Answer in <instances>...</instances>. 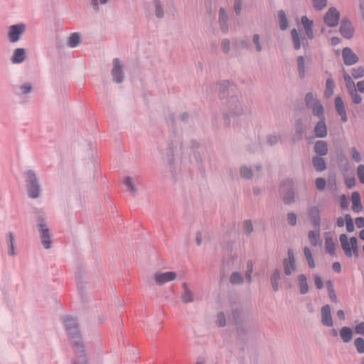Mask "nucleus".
Segmentation results:
<instances>
[{"label":"nucleus","instance_id":"f257e3e1","mask_svg":"<svg viewBox=\"0 0 364 364\" xmlns=\"http://www.w3.org/2000/svg\"><path fill=\"white\" fill-rule=\"evenodd\" d=\"M27 193L29 198L36 199L41 193V186L36 173L31 169L25 172Z\"/></svg>","mask_w":364,"mask_h":364},{"label":"nucleus","instance_id":"f03ea898","mask_svg":"<svg viewBox=\"0 0 364 364\" xmlns=\"http://www.w3.org/2000/svg\"><path fill=\"white\" fill-rule=\"evenodd\" d=\"M36 226L43 247L46 250L51 248V234L46 218L43 215H38L36 219Z\"/></svg>","mask_w":364,"mask_h":364},{"label":"nucleus","instance_id":"7ed1b4c3","mask_svg":"<svg viewBox=\"0 0 364 364\" xmlns=\"http://www.w3.org/2000/svg\"><path fill=\"white\" fill-rule=\"evenodd\" d=\"M226 107L232 116H241L245 113V106L240 100V94L238 92L230 95L227 98Z\"/></svg>","mask_w":364,"mask_h":364},{"label":"nucleus","instance_id":"20e7f679","mask_svg":"<svg viewBox=\"0 0 364 364\" xmlns=\"http://www.w3.org/2000/svg\"><path fill=\"white\" fill-rule=\"evenodd\" d=\"M304 101L306 107L311 110L314 116L323 117L324 114L323 107L316 93L312 92L306 93Z\"/></svg>","mask_w":364,"mask_h":364},{"label":"nucleus","instance_id":"39448f33","mask_svg":"<svg viewBox=\"0 0 364 364\" xmlns=\"http://www.w3.org/2000/svg\"><path fill=\"white\" fill-rule=\"evenodd\" d=\"M26 31V25L23 23L14 24L8 27V39L14 43L20 41L21 36Z\"/></svg>","mask_w":364,"mask_h":364},{"label":"nucleus","instance_id":"423d86ee","mask_svg":"<svg viewBox=\"0 0 364 364\" xmlns=\"http://www.w3.org/2000/svg\"><path fill=\"white\" fill-rule=\"evenodd\" d=\"M112 80L116 83H122L124 80V65L117 58L112 60V68L111 70Z\"/></svg>","mask_w":364,"mask_h":364},{"label":"nucleus","instance_id":"0eeeda50","mask_svg":"<svg viewBox=\"0 0 364 364\" xmlns=\"http://www.w3.org/2000/svg\"><path fill=\"white\" fill-rule=\"evenodd\" d=\"M64 323L68 335L72 339L73 343H74V341L77 340V338L81 339L77 322L75 318L71 316L65 317L64 319Z\"/></svg>","mask_w":364,"mask_h":364},{"label":"nucleus","instance_id":"6e6552de","mask_svg":"<svg viewBox=\"0 0 364 364\" xmlns=\"http://www.w3.org/2000/svg\"><path fill=\"white\" fill-rule=\"evenodd\" d=\"M14 93L22 98H27L33 90V85L31 82L25 81L13 86Z\"/></svg>","mask_w":364,"mask_h":364},{"label":"nucleus","instance_id":"1a4fd4ad","mask_svg":"<svg viewBox=\"0 0 364 364\" xmlns=\"http://www.w3.org/2000/svg\"><path fill=\"white\" fill-rule=\"evenodd\" d=\"M341 15L336 7H331L323 16V21L328 27H336L338 24Z\"/></svg>","mask_w":364,"mask_h":364},{"label":"nucleus","instance_id":"9d476101","mask_svg":"<svg viewBox=\"0 0 364 364\" xmlns=\"http://www.w3.org/2000/svg\"><path fill=\"white\" fill-rule=\"evenodd\" d=\"M284 271L287 276H290L296 269V259L294 251L291 249L288 250L287 258L283 259Z\"/></svg>","mask_w":364,"mask_h":364},{"label":"nucleus","instance_id":"9b49d317","mask_svg":"<svg viewBox=\"0 0 364 364\" xmlns=\"http://www.w3.org/2000/svg\"><path fill=\"white\" fill-rule=\"evenodd\" d=\"M307 214L314 228H321V208L317 205H311L307 208Z\"/></svg>","mask_w":364,"mask_h":364},{"label":"nucleus","instance_id":"f8f14e48","mask_svg":"<svg viewBox=\"0 0 364 364\" xmlns=\"http://www.w3.org/2000/svg\"><path fill=\"white\" fill-rule=\"evenodd\" d=\"M181 287L182 292L181 294V299L182 303L188 304L196 301L197 296L188 284L183 282L181 284Z\"/></svg>","mask_w":364,"mask_h":364},{"label":"nucleus","instance_id":"ddd939ff","mask_svg":"<svg viewBox=\"0 0 364 364\" xmlns=\"http://www.w3.org/2000/svg\"><path fill=\"white\" fill-rule=\"evenodd\" d=\"M177 278V274L175 272H157L154 275V279L156 284L161 286L168 282L175 280Z\"/></svg>","mask_w":364,"mask_h":364},{"label":"nucleus","instance_id":"4468645a","mask_svg":"<svg viewBox=\"0 0 364 364\" xmlns=\"http://www.w3.org/2000/svg\"><path fill=\"white\" fill-rule=\"evenodd\" d=\"M73 346L77 354L76 360L73 364H87V359L85 354L84 346L81 339L74 341Z\"/></svg>","mask_w":364,"mask_h":364},{"label":"nucleus","instance_id":"2eb2a0df","mask_svg":"<svg viewBox=\"0 0 364 364\" xmlns=\"http://www.w3.org/2000/svg\"><path fill=\"white\" fill-rule=\"evenodd\" d=\"M339 31L347 39H350L354 35V28L348 18H343L341 22Z\"/></svg>","mask_w":364,"mask_h":364},{"label":"nucleus","instance_id":"dca6fc26","mask_svg":"<svg viewBox=\"0 0 364 364\" xmlns=\"http://www.w3.org/2000/svg\"><path fill=\"white\" fill-rule=\"evenodd\" d=\"M342 57L344 64L348 66L353 65L359 61L358 56L349 47L343 49Z\"/></svg>","mask_w":364,"mask_h":364},{"label":"nucleus","instance_id":"f3484780","mask_svg":"<svg viewBox=\"0 0 364 364\" xmlns=\"http://www.w3.org/2000/svg\"><path fill=\"white\" fill-rule=\"evenodd\" d=\"M321 323L324 326L331 327L333 325L331 307L328 304L323 306L321 309Z\"/></svg>","mask_w":364,"mask_h":364},{"label":"nucleus","instance_id":"a211bd4d","mask_svg":"<svg viewBox=\"0 0 364 364\" xmlns=\"http://www.w3.org/2000/svg\"><path fill=\"white\" fill-rule=\"evenodd\" d=\"M217 87L220 92V97L223 98L225 97V93H227L228 97L235 93L236 89L234 86L230 85V83L228 80H223L219 82L217 84Z\"/></svg>","mask_w":364,"mask_h":364},{"label":"nucleus","instance_id":"6ab92c4d","mask_svg":"<svg viewBox=\"0 0 364 364\" xmlns=\"http://www.w3.org/2000/svg\"><path fill=\"white\" fill-rule=\"evenodd\" d=\"M138 178L133 176H125L122 181L123 184L127 187L132 196L135 197L138 193L136 183Z\"/></svg>","mask_w":364,"mask_h":364},{"label":"nucleus","instance_id":"aec40b11","mask_svg":"<svg viewBox=\"0 0 364 364\" xmlns=\"http://www.w3.org/2000/svg\"><path fill=\"white\" fill-rule=\"evenodd\" d=\"M26 58L25 48H18L14 49L11 57V61L14 64H21L24 62Z\"/></svg>","mask_w":364,"mask_h":364},{"label":"nucleus","instance_id":"412c9836","mask_svg":"<svg viewBox=\"0 0 364 364\" xmlns=\"http://www.w3.org/2000/svg\"><path fill=\"white\" fill-rule=\"evenodd\" d=\"M319 121L314 127V133L317 137L324 138L327 135V127L325 123L324 114L323 117H318Z\"/></svg>","mask_w":364,"mask_h":364},{"label":"nucleus","instance_id":"4be33fe9","mask_svg":"<svg viewBox=\"0 0 364 364\" xmlns=\"http://www.w3.org/2000/svg\"><path fill=\"white\" fill-rule=\"evenodd\" d=\"M228 16L223 8L219 10L218 22L220 28L222 32L227 33L228 31Z\"/></svg>","mask_w":364,"mask_h":364},{"label":"nucleus","instance_id":"5701e85b","mask_svg":"<svg viewBox=\"0 0 364 364\" xmlns=\"http://www.w3.org/2000/svg\"><path fill=\"white\" fill-rule=\"evenodd\" d=\"M335 107H336V109L338 114L341 117V120L343 122H347L348 117H347L346 109L344 107V103L341 97H336L335 98Z\"/></svg>","mask_w":364,"mask_h":364},{"label":"nucleus","instance_id":"b1692460","mask_svg":"<svg viewBox=\"0 0 364 364\" xmlns=\"http://www.w3.org/2000/svg\"><path fill=\"white\" fill-rule=\"evenodd\" d=\"M82 41V35L80 33L75 32L67 38V46L71 48L77 47Z\"/></svg>","mask_w":364,"mask_h":364},{"label":"nucleus","instance_id":"393cba45","mask_svg":"<svg viewBox=\"0 0 364 364\" xmlns=\"http://www.w3.org/2000/svg\"><path fill=\"white\" fill-rule=\"evenodd\" d=\"M153 12L157 18H163L165 16L163 4L161 0H153L152 2Z\"/></svg>","mask_w":364,"mask_h":364},{"label":"nucleus","instance_id":"a878e982","mask_svg":"<svg viewBox=\"0 0 364 364\" xmlns=\"http://www.w3.org/2000/svg\"><path fill=\"white\" fill-rule=\"evenodd\" d=\"M339 334L343 342L348 343H350L353 339V331L350 327L343 326L341 328Z\"/></svg>","mask_w":364,"mask_h":364},{"label":"nucleus","instance_id":"bb28decb","mask_svg":"<svg viewBox=\"0 0 364 364\" xmlns=\"http://www.w3.org/2000/svg\"><path fill=\"white\" fill-rule=\"evenodd\" d=\"M341 247L346 255V257H351V250L350 249V239L348 241V237L346 234H341L339 237Z\"/></svg>","mask_w":364,"mask_h":364},{"label":"nucleus","instance_id":"cd10ccee","mask_svg":"<svg viewBox=\"0 0 364 364\" xmlns=\"http://www.w3.org/2000/svg\"><path fill=\"white\" fill-rule=\"evenodd\" d=\"M352 210L355 213H360L363 210L361 205L360 196L358 192L355 191L351 195Z\"/></svg>","mask_w":364,"mask_h":364},{"label":"nucleus","instance_id":"c85d7f7f","mask_svg":"<svg viewBox=\"0 0 364 364\" xmlns=\"http://www.w3.org/2000/svg\"><path fill=\"white\" fill-rule=\"evenodd\" d=\"M281 272L279 269H275L270 276V282L274 291H279Z\"/></svg>","mask_w":364,"mask_h":364},{"label":"nucleus","instance_id":"c756f323","mask_svg":"<svg viewBox=\"0 0 364 364\" xmlns=\"http://www.w3.org/2000/svg\"><path fill=\"white\" fill-rule=\"evenodd\" d=\"M297 279L300 294L303 295L307 294L309 291V284L306 276L304 274H300L298 275Z\"/></svg>","mask_w":364,"mask_h":364},{"label":"nucleus","instance_id":"7c9ffc66","mask_svg":"<svg viewBox=\"0 0 364 364\" xmlns=\"http://www.w3.org/2000/svg\"><path fill=\"white\" fill-rule=\"evenodd\" d=\"M314 151L319 156L328 154V144L325 141H317L314 145Z\"/></svg>","mask_w":364,"mask_h":364},{"label":"nucleus","instance_id":"2f4dec72","mask_svg":"<svg viewBox=\"0 0 364 364\" xmlns=\"http://www.w3.org/2000/svg\"><path fill=\"white\" fill-rule=\"evenodd\" d=\"M291 36L292 38L294 48L295 50L300 49L301 46V40L304 41H306V38L304 37H303L301 38L299 36V32L297 31V30L296 28H293L291 31Z\"/></svg>","mask_w":364,"mask_h":364},{"label":"nucleus","instance_id":"473e14b6","mask_svg":"<svg viewBox=\"0 0 364 364\" xmlns=\"http://www.w3.org/2000/svg\"><path fill=\"white\" fill-rule=\"evenodd\" d=\"M277 16L279 28L282 31L286 30L288 28L289 23L285 11L284 10L278 11Z\"/></svg>","mask_w":364,"mask_h":364},{"label":"nucleus","instance_id":"72a5a7b5","mask_svg":"<svg viewBox=\"0 0 364 364\" xmlns=\"http://www.w3.org/2000/svg\"><path fill=\"white\" fill-rule=\"evenodd\" d=\"M343 77L346 86V88L348 92L356 88L355 84L352 80L351 76L347 73L346 70L343 68H342Z\"/></svg>","mask_w":364,"mask_h":364},{"label":"nucleus","instance_id":"f704fd0d","mask_svg":"<svg viewBox=\"0 0 364 364\" xmlns=\"http://www.w3.org/2000/svg\"><path fill=\"white\" fill-rule=\"evenodd\" d=\"M320 231L321 228H315L314 230H310L308 233V237L310 244L312 246H316L320 240Z\"/></svg>","mask_w":364,"mask_h":364},{"label":"nucleus","instance_id":"c9c22d12","mask_svg":"<svg viewBox=\"0 0 364 364\" xmlns=\"http://www.w3.org/2000/svg\"><path fill=\"white\" fill-rule=\"evenodd\" d=\"M312 164L314 167L318 171H323L326 168L325 160L319 156H315L312 159Z\"/></svg>","mask_w":364,"mask_h":364},{"label":"nucleus","instance_id":"e433bc0d","mask_svg":"<svg viewBox=\"0 0 364 364\" xmlns=\"http://www.w3.org/2000/svg\"><path fill=\"white\" fill-rule=\"evenodd\" d=\"M296 62L299 76L302 79L306 76L305 59L301 55L297 58Z\"/></svg>","mask_w":364,"mask_h":364},{"label":"nucleus","instance_id":"4c0bfd02","mask_svg":"<svg viewBox=\"0 0 364 364\" xmlns=\"http://www.w3.org/2000/svg\"><path fill=\"white\" fill-rule=\"evenodd\" d=\"M14 240H15V239H14V233L11 232H8V234H7V244H8V247H9L8 254L10 256L16 255Z\"/></svg>","mask_w":364,"mask_h":364},{"label":"nucleus","instance_id":"58836bf2","mask_svg":"<svg viewBox=\"0 0 364 364\" xmlns=\"http://www.w3.org/2000/svg\"><path fill=\"white\" fill-rule=\"evenodd\" d=\"M240 176L242 178L250 180L253 176V172L251 168L246 165H242L240 168Z\"/></svg>","mask_w":364,"mask_h":364},{"label":"nucleus","instance_id":"ea45409f","mask_svg":"<svg viewBox=\"0 0 364 364\" xmlns=\"http://www.w3.org/2000/svg\"><path fill=\"white\" fill-rule=\"evenodd\" d=\"M304 257L307 261V263H308V265L309 267L311 268H315L316 267V263L314 262V259L313 258V256H312V253H311V251L310 250L309 247H304Z\"/></svg>","mask_w":364,"mask_h":364},{"label":"nucleus","instance_id":"a19ab883","mask_svg":"<svg viewBox=\"0 0 364 364\" xmlns=\"http://www.w3.org/2000/svg\"><path fill=\"white\" fill-rule=\"evenodd\" d=\"M325 248L327 252L333 255L335 254L336 245L331 237H326L325 240Z\"/></svg>","mask_w":364,"mask_h":364},{"label":"nucleus","instance_id":"79ce46f5","mask_svg":"<svg viewBox=\"0 0 364 364\" xmlns=\"http://www.w3.org/2000/svg\"><path fill=\"white\" fill-rule=\"evenodd\" d=\"M334 87L335 84L332 78H328L326 82V89L324 92V95L327 98L333 95Z\"/></svg>","mask_w":364,"mask_h":364},{"label":"nucleus","instance_id":"37998d69","mask_svg":"<svg viewBox=\"0 0 364 364\" xmlns=\"http://www.w3.org/2000/svg\"><path fill=\"white\" fill-rule=\"evenodd\" d=\"M229 280L232 284H241L243 282V278L240 272H233Z\"/></svg>","mask_w":364,"mask_h":364},{"label":"nucleus","instance_id":"c03bdc74","mask_svg":"<svg viewBox=\"0 0 364 364\" xmlns=\"http://www.w3.org/2000/svg\"><path fill=\"white\" fill-rule=\"evenodd\" d=\"M350 249L351 250V257L354 255L356 257H359L358 240L355 237H350Z\"/></svg>","mask_w":364,"mask_h":364},{"label":"nucleus","instance_id":"a18cd8bd","mask_svg":"<svg viewBox=\"0 0 364 364\" xmlns=\"http://www.w3.org/2000/svg\"><path fill=\"white\" fill-rule=\"evenodd\" d=\"M353 344L358 353H364V338L362 337H358L354 340Z\"/></svg>","mask_w":364,"mask_h":364},{"label":"nucleus","instance_id":"49530a36","mask_svg":"<svg viewBox=\"0 0 364 364\" xmlns=\"http://www.w3.org/2000/svg\"><path fill=\"white\" fill-rule=\"evenodd\" d=\"M253 272V263L251 260L247 262V270L245 273V279L247 283L250 284L252 282V273Z\"/></svg>","mask_w":364,"mask_h":364},{"label":"nucleus","instance_id":"de8ad7c7","mask_svg":"<svg viewBox=\"0 0 364 364\" xmlns=\"http://www.w3.org/2000/svg\"><path fill=\"white\" fill-rule=\"evenodd\" d=\"M242 228L244 233L246 235L250 236L254 230L252 221L250 220H244Z\"/></svg>","mask_w":364,"mask_h":364},{"label":"nucleus","instance_id":"09e8293b","mask_svg":"<svg viewBox=\"0 0 364 364\" xmlns=\"http://www.w3.org/2000/svg\"><path fill=\"white\" fill-rule=\"evenodd\" d=\"M252 43L255 47V50L257 52H261L262 50V46L261 43V38L258 33H255L252 36Z\"/></svg>","mask_w":364,"mask_h":364},{"label":"nucleus","instance_id":"8fccbe9b","mask_svg":"<svg viewBox=\"0 0 364 364\" xmlns=\"http://www.w3.org/2000/svg\"><path fill=\"white\" fill-rule=\"evenodd\" d=\"M283 200L285 204H291L293 203L295 200V194L292 190L287 191L283 196Z\"/></svg>","mask_w":364,"mask_h":364},{"label":"nucleus","instance_id":"3c124183","mask_svg":"<svg viewBox=\"0 0 364 364\" xmlns=\"http://www.w3.org/2000/svg\"><path fill=\"white\" fill-rule=\"evenodd\" d=\"M351 75L355 79L363 77L364 76V67L353 68L351 70Z\"/></svg>","mask_w":364,"mask_h":364},{"label":"nucleus","instance_id":"603ef678","mask_svg":"<svg viewBox=\"0 0 364 364\" xmlns=\"http://www.w3.org/2000/svg\"><path fill=\"white\" fill-rule=\"evenodd\" d=\"M313 7L316 11H321L327 6V0H312Z\"/></svg>","mask_w":364,"mask_h":364},{"label":"nucleus","instance_id":"864d4df0","mask_svg":"<svg viewBox=\"0 0 364 364\" xmlns=\"http://www.w3.org/2000/svg\"><path fill=\"white\" fill-rule=\"evenodd\" d=\"M221 49L225 54L229 53L230 51V41L228 38H223L221 41Z\"/></svg>","mask_w":364,"mask_h":364},{"label":"nucleus","instance_id":"5fc2aeb1","mask_svg":"<svg viewBox=\"0 0 364 364\" xmlns=\"http://www.w3.org/2000/svg\"><path fill=\"white\" fill-rule=\"evenodd\" d=\"M328 292L331 300L333 302H338V299L333 289V285L331 282H328Z\"/></svg>","mask_w":364,"mask_h":364},{"label":"nucleus","instance_id":"6e6d98bb","mask_svg":"<svg viewBox=\"0 0 364 364\" xmlns=\"http://www.w3.org/2000/svg\"><path fill=\"white\" fill-rule=\"evenodd\" d=\"M109 0H90V4L92 9L95 11H98L100 10V5H104L107 4Z\"/></svg>","mask_w":364,"mask_h":364},{"label":"nucleus","instance_id":"4d7b16f0","mask_svg":"<svg viewBox=\"0 0 364 364\" xmlns=\"http://www.w3.org/2000/svg\"><path fill=\"white\" fill-rule=\"evenodd\" d=\"M348 92L352 98L353 102L355 104H358V103L361 102L362 97L358 93V90L356 88Z\"/></svg>","mask_w":364,"mask_h":364},{"label":"nucleus","instance_id":"13d9d810","mask_svg":"<svg viewBox=\"0 0 364 364\" xmlns=\"http://www.w3.org/2000/svg\"><path fill=\"white\" fill-rule=\"evenodd\" d=\"M346 218V230L349 232H352L354 231V225L353 222V219L351 218L350 215L347 214L345 216Z\"/></svg>","mask_w":364,"mask_h":364},{"label":"nucleus","instance_id":"bf43d9fd","mask_svg":"<svg viewBox=\"0 0 364 364\" xmlns=\"http://www.w3.org/2000/svg\"><path fill=\"white\" fill-rule=\"evenodd\" d=\"M287 220L289 225L294 226L297 223V216L294 213L290 212L287 213Z\"/></svg>","mask_w":364,"mask_h":364},{"label":"nucleus","instance_id":"052dcab7","mask_svg":"<svg viewBox=\"0 0 364 364\" xmlns=\"http://www.w3.org/2000/svg\"><path fill=\"white\" fill-rule=\"evenodd\" d=\"M350 153L352 159L357 163L360 162L362 160L360 152L357 150L355 147H352L350 149Z\"/></svg>","mask_w":364,"mask_h":364},{"label":"nucleus","instance_id":"680f3d73","mask_svg":"<svg viewBox=\"0 0 364 364\" xmlns=\"http://www.w3.org/2000/svg\"><path fill=\"white\" fill-rule=\"evenodd\" d=\"M301 22L303 25L304 30L306 28H310L313 26V21L310 20L307 16H304L301 18Z\"/></svg>","mask_w":364,"mask_h":364},{"label":"nucleus","instance_id":"e2e57ef3","mask_svg":"<svg viewBox=\"0 0 364 364\" xmlns=\"http://www.w3.org/2000/svg\"><path fill=\"white\" fill-rule=\"evenodd\" d=\"M216 323L218 326L220 327H223L226 325V319L223 312H220L218 314Z\"/></svg>","mask_w":364,"mask_h":364},{"label":"nucleus","instance_id":"0e129e2a","mask_svg":"<svg viewBox=\"0 0 364 364\" xmlns=\"http://www.w3.org/2000/svg\"><path fill=\"white\" fill-rule=\"evenodd\" d=\"M242 0H235L234 1V11L236 14V15L239 16L240 15L242 12Z\"/></svg>","mask_w":364,"mask_h":364},{"label":"nucleus","instance_id":"69168bd1","mask_svg":"<svg viewBox=\"0 0 364 364\" xmlns=\"http://www.w3.org/2000/svg\"><path fill=\"white\" fill-rule=\"evenodd\" d=\"M357 175L361 183L364 184V165L360 164L357 168Z\"/></svg>","mask_w":364,"mask_h":364},{"label":"nucleus","instance_id":"338daca9","mask_svg":"<svg viewBox=\"0 0 364 364\" xmlns=\"http://www.w3.org/2000/svg\"><path fill=\"white\" fill-rule=\"evenodd\" d=\"M314 284H315V286L316 287V288L318 289H321L323 287V283L321 277L319 274H314Z\"/></svg>","mask_w":364,"mask_h":364},{"label":"nucleus","instance_id":"774afa93","mask_svg":"<svg viewBox=\"0 0 364 364\" xmlns=\"http://www.w3.org/2000/svg\"><path fill=\"white\" fill-rule=\"evenodd\" d=\"M355 331L357 334L364 336V322L357 323L355 326Z\"/></svg>","mask_w":364,"mask_h":364}]
</instances>
